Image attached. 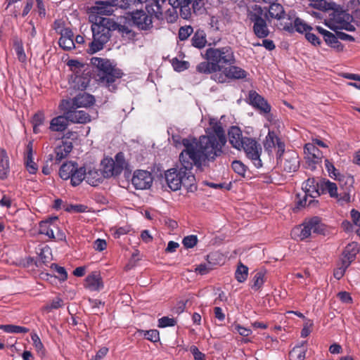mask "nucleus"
<instances>
[{
  "label": "nucleus",
  "mask_w": 360,
  "mask_h": 360,
  "mask_svg": "<svg viewBox=\"0 0 360 360\" xmlns=\"http://www.w3.org/2000/svg\"><path fill=\"white\" fill-rule=\"evenodd\" d=\"M321 189L323 192L329 193L332 198L338 197V187L336 184L329 180L323 181L321 184Z\"/></svg>",
  "instance_id": "obj_38"
},
{
  "label": "nucleus",
  "mask_w": 360,
  "mask_h": 360,
  "mask_svg": "<svg viewBox=\"0 0 360 360\" xmlns=\"http://www.w3.org/2000/svg\"><path fill=\"white\" fill-rule=\"evenodd\" d=\"M153 183V177L150 172L146 170H136L131 179V184L136 189H147Z\"/></svg>",
  "instance_id": "obj_11"
},
{
  "label": "nucleus",
  "mask_w": 360,
  "mask_h": 360,
  "mask_svg": "<svg viewBox=\"0 0 360 360\" xmlns=\"http://www.w3.org/2000/svg\"><path fill=\"white\" fill-rule=\"evenodd\" d=\"M67 115L70 122L73 123L86 124L91 121L90 115L85 110H69Z\"/></svg>",
  "instance_id": "obj_26"
},
{
  "label": "nucleus",
  "mask_w": 360,
  "mask_h": 360,
  "mask_svg": "<svg viewBox=\"0 0 360 360\" xmlns=\"http://www.w3.org/2000/svg\"><path fill=\"white\" fill-rule=\"evenodd\" d=\"M264 274L261 272H257L253 278V284L252 285V288L255 290H257L262 288L264 283Z\"/></svg>",
  "instance_id": "obj_47"
},
{
  "label": "nucleus",
  "mask_w": 360,
  "mask_h": 360,
  "mask_svg": "<svg viewBox=\"0 0 360 360\" xmlns=\"http://www.w3.org/2000/svg\"><path fill=\"white\" fill-rule=\"evenodd\" d=\"M233 171L240 176H245L246 172L245 166L239 160H234L231 164Z\"/></svg>",
  "instance_id": "obj_57"
},
{
  "label": "nucleus",
  "mask_w": 360,
  "mask_h": 360,
  "mask_svg": "<svg viewBox=\"0 0 360 360\" xmlns=\"http://www.w3.org/2000/svg\"><path fill=\"white\" fill-rule=\"evenodd\" d=\"M192 0H169L168 4L172 7L173 12L176 15V9H179V13L182 18L188 19L191 16V11L189 7Z\"/></svg>",
  "instance_id": "obj_14"
},
{
  "label": "nucleus",
  "mask_w": 360,
  "mask_h": 360,
  "mask_svg": "<svg viewBox=\"0 0 360 360\" xmlns=\"http://www.w3.org/2000/svg\"><path fill=\"white\" fill-rule=\"evenodd\" d=\"M307 348L303 345L295 347L289 353L290 360H304Z\"/></svg>",
  "instance_id": "obj_39"
},
{
  "label": "nucleus",
  "mask_w": 360,
  "mask_h": 360,
  "mask_svg": "<svg viewBox=\"0 0 360 360\" xmlns=\"http://www.w3.org/2000/svg\"><path fill=\"white\" fill-rule=\"evenodd\" d=\"M85 179L89 185L96 186L101 183V172L96 169L89 170L86 172Z\"/></svg>",
  "instance_id": "obj_40"
},
{
  "label": "nucleus",
  "mask_w": 360,
  "mask_h": 360,
  "mask_svg": "<svg viewBox=\"0 0 360 360\" xmlns=\"http://www.w3.org/2000/svg\"><path fill=\"white\" fill-rule=\"evenodd\" d=\"M113 162L115 163V169H114V173H115V174H120L126 165L123 153L120 152L116 154L115 156V160H113Z\"/></svg>",
  "instance_id": "obj_43"
},
{
  "label": "nucleus",
  "mask_w": 360,
  "mask_h": 360,
  "mask_svg": "<svg viewBox=\"0 0 360 360\" xmlns=\"http://www.w3.org/2000/svg\"><path fill=\"white\" fill-rule=\"evenodd\" d=\"M63 300L60 297L54 299L49 304L44 307V309L50 311L52 309H56L62 307Z\"/></svg>",
  "instance_id": "obj_61"
},
{
  "label": "nucleus",
  "mask_w": 360,
  "mask_h": 360,
  "mask_svg": "<svg viewBox=\"0 0 360 360\" xmlns=\"http://www.w3.org/2000/svg\"><path fill=\"white\" fill-rule=\"evenodd\" d=\"M227 142L225 131L220 122H215L206 130V135L196 139H184L182 145L184 148L179 155L181 165L188 169H202L209 162L214 161L220 157L223 148Z\"/></svg>",
  "instance_id": "obj_1"
},
{
  "label": "nucleus",
  "mask_w": 360,
  "mask_h": 360,
  "mask_svg": "<svg viewBox=\"0 0 360 360\" xmlns=\"http://www.w3.org/2000/svg\"><path fill=\"white\" fill-rule=\"evenodd\" d=\"M206 43V37L203 31L196 32L191 39L192 45L198 49L203 48L205 46Z\"/></svg>",
  "instance_id": "obj_37"
},
{
  "label": "nucleus",
  "mask_w": 360,
  "mask_h": 360,
  "mask_svg": "<svg viewBox=\"0 0 360 360\" xmlns=\"http://www.w3.org/2000/svg\"><path fill=\"white\" fill-rule=\"evenodd\" d=\"M304 154L308 162L309 167L312 169L316 168V165L321 162L322 152L314 143H308L304 146Z\"/></svg>",
  "instance_id": "obj_12"
},
{
  "label": "nucleus",
  "mask_w": 360,
  "mask_h": 360,
  "mask_svg": "<svg viewBox=\"0 0 360 360\" xmlns=\"http://www.w3.org/2000/svg\"><path fill=\"white\" fill-rule=\"evenodd\" d=\"M84 287L91 291L101 290L103 288V283L100 274L93 273L89 275L85 279Z\"/></svg>",
  "instance_id": "obj_25"
},
{
  "label": "nucleus",
  "mask_w": 360,
  "mask_h": 360,
  "mask_svg": "<svg viewBox=\"0 0 360 360\" xmlns=\"http://www.w3.org/2000/svg\"><path fill=\"white\" fill-rule=\"evenodd\" d=\"M117 0L97 1L92 7L93 12L98 15L91 25L93 40L89 44V53H95L103 49L110 37V32L117 27V24L108 18L101 15H110L113 12V6L117 5Z\"/></svg>",
  "instance_id": "obj_2"
},
{
  "label": "nucleus",
  "mask_w": 360,
  "mask_h": 360,
  "mask_svg": "<svg viewBox=\"0 0 360 360\" xmlns=\"http://www.w3.org/2000/svg\"><path fill=\"white\" fill-rule=\"evenodd\" d=\"M228 136L230 144L234 148L240 150L243 146V139L245 137L243 136L240 129L237 126L231 127L228 131Z\"/></svg>",
  "instance_id": "obj_18"
},
{
  "label": "nucleus",
  "mask_w": 360,
  "mask_h": 360,
  "mask_svg": "<svg viewBox=\"0 0 360 360\" xmlns=\"http://www.w3.org/2000/svg\"><path fill=\"white\" fill-rule=\"evenodd\" d=\"M233 327V330L238 333L243 337H248L252 334L251 329L242 326L240 324H235Z\"/></svg>",
  "instance_id": "obj_60"
},
{
  "label": "nucleus",
  "mask_w": 360,
  "mask_h": 360,
  "mask_svg": "<svg viewBox=\"0 0 360 360\" xmlns=\"http://www.w3.org/2000/svg\"><path fill=\"white\" fill-rule=\"evenodd\" d=\"M326 169L331 178L338 179L340 176V173L338 172L335 166L328 159L325 160Z\"/></svg>",
  "instance_id": "obj_51"
},
{
  "label": "nucleus",
  "mask_w": 360,
  "mask_h": 360,
  "mask_svg": "<svg viewBox=\"0 0 360 360\" xmlns=\"http://www.w3.org/2000/svg\"><path fill=\"white\" fill-rule=\"evenodd\" d=\"M95 102L94 96L87 93H80L73 99V105L77 108H86Z\"/></svg>",
  "instance_id": "obj_30"
},
{
  "label": "nucleus",
  "mask_w": 360,
  "mask_h": 360,
  "mask_svg": "<svg viewBox=\"0 0 360 360\" xmlns=\"http://www.w3.org/2000/svg\"><path fill=\"white\" fill-rule=\"evenodd\" d=\"M349 266H345V264L342 262L341 266L335 269L334 273H333L334 277L338 280H340V278H342L343 277V276L345 275V273L347 269Z\"/></svg>",
  "instance_id": "obj_62"
},
{
  "label": "nucleus",
  "mask_w": 360,
  "mask_h": 360,
  "mask_svg": "<svg viewBox=\"0 0 360 360\" xmlns=\"http://www.w3.org/2000/svg\"><path fill=\"white\" fill-rule=\"evenodd\" d=\"M204 58L206 61L201 62L196 66L198 73L210 75L220 72L226 66L236 63L233 50L229 46L208 48Z\"/></svg>",
  "instance_id": "obj_3"
},
{
  "label": "nucleus",
  "mask_w": 360,
  "mask_h": 360,
  "mask_svg": "<svg viewBox=\"0 0 360 360\" xmlns=\"http://www.w3.org/2000/svg\"><path fill=\"white\" fill-rule=\"evenodd\" d=\"M130 231V228L128 226H121L115 229H111L112 235L115 238H119L122 236L127 234Z\"/></svg>",
  "instance_id": "obj_59"
},
{
  "label": "nucleus",
  "mask_w": 360,
  "mask_h": 360,
  "mask_svg": "<svg viewBox=\"0 0 360 360\" xmlns=\"http://www.w3.org/2000/svg\"><path fill=\"white\" fill-rule=\"evenodd\" d=\"M51 269L57 273L58 275L56 277L60 281H64L67 279L68 274L64 267L60 266L56 264H52Z\"/></svg>",
  "instance_id": "obj_48"
},
{
  "label": "nucleus",
  "mask_w": 360,
  "mask_h": 360,
  "mask_svg": "<svg viewBox=\"0 0 360 360\" xmlns=\"http://www.w3.org/2000/svg\"><path fill=\"white\" fill-rule=\"evenodd\" d=\"M225 67V72L227 73L229 79H240L247 77V72L240 67L231 65Z\"/></svg>",
  "instance_id": "obj_32"
},
{
  "label": "nucleus",
  "mask_w": 360,
  "mask_h": 360,
  "mask_svg": "<svg viewBox=\"0 0 360 360\" xmlns=\"http://www.w3.org/2000/svg\"><path fill=\"white\" fill-rule=\"evenodd\" d=\"M314 179H308L304 183L303 189L304 190V197L303 199L299 200V206L304 207L309 205L313 202L312 198H315L320 195L319 191L314 185Z\"/></svg>",
  "instance_id": "obj_13"
},
{
  "label": "nucleus",
  "mask_w": 360,
  "mask_h": 360,
  "mask_svg": "<svg viewBox=\"0 0 360 360\" xmlns=\"http://www.w3.org/2000/svg\"><path fill=\"white\" fill-rule=\"evenodd\" d=\"M70 120L68 118L67 112L65 115H59L53 117L50 122L49 129L52 131H64L69 124Z\"/></svg>",
  "instance_id": "obj_24"
},
{
  "label": "nucleus",
  "mask_w": 360,
  "mask_h": 360,
  "mask_svg": "<svg viewBox=\"0 0 360 360\" xmlns=\"http://www.w3.org/2000/svg\"><path fill=\"white\" fill-rule=\"evenodd\" d=\"M359 252V245L356 243H352L348 244L342 253V262L345 264V266H349L354 260L356 254Z\"/></svg>",
  "instance_id": "obj_23"
},
{
  "label": "nucleus",
  "mask_w": 360,
  "mask_h": 360,
  "mask_svg": "<svg viewBox=\"0 0 360 360\" xmlns=\"http://www.w3.org/2000/svg\"><path fill=\"white\" fill-rule=\"evenodd\" d=\"M324 231V225L321 223L319 217H314L304 221L301 225L292 230L294 235H297L300 240L308 238L312 233H321Z\"/></svg>",
  "instance_id": "obj_7"
},
{
  "label": "nucleus",
  "mask_w": 360,
  "mask_h": 360,
  "mask_svg": "<svg viewBox=\"0 0 360 360\" xmlns=\"http://www.w3.org/2000/svg\"><path fill=\"white\" fill-rule=\"evenodd\" d=\"M31 340L32 341V345L37 351V352L44 354V347L39 337L36 333H33L31 335Z\"/></svg>",
  "instance_id": "obj_55"
},
{
  "label": "nucleus",
  "mask_w": 360,
  "mask_h": 360,
  "mask_svg": "<svg viewBox=\"0 0 360 360\" xmlns=\"http://www.w3.org/2000/svg\"><path fill=\"white\" fill-rule=\"evenodd\" d=\"M60 35L58 44L63 49L68 51L75 48L74 34L71 30L68 28L63 29Z\"/></svg>",
  "instance_id": "obj_22"
},
{
  "label": "nucleus",
  "mask_w": 360,
  "mask_h": 360,
  "mask_svg": "<svg viewBox=\"0 0 360 360\" xmlns=\"http://www.w3.org/2000/svg\"><path fill=\"white\" fill-rule=\"evenodd\" d=\"M25 165L30 174H35L38 171V165L34 162L32 143L30 142L27 146L26 155L25 156Z\"/></svg>",
  "instance_id": "obj_27"
},
{
  "label": "nucleus",
  "mask_w": 360,
  "mask_h": 360,
  "mask_svg": "<svg viewBox=\"0 0 360 360\" xmlns=\"http://www.w3.org/2000/svg\"><path fill=\"white\" fill-rule=\"evenodd\" d=\"M198 243V238L195 235H190L184 238L182 244L186 248H192Z\"/></svg>",
  "instance_id": "obj_56"
},
{
  "label": "nucleus",
  "mask_w": 360,
  "mask_h": 360,
  "mask_svg": "<svg viewBox=\"0 0 360 360\" xmlns=\"http://www.w3.org/2000/svg\"><path fill=\"white\" fill-rule=\"evenodd\" d=\"M351 15L342 9L334 10L333 13L330 14V20L335 29H341L345 22L348 20H351Z\"/></svg>",
  "instance_id": "obj_21"
},
{
  "label": "nucleus",
  "mask_w": 360,
  "mask_h": 360,
  "mask_svg": "<svg viewBox=\"0 0 360 360\" xmlns=\"http://www.w3.org/2000/svg\"><path fill=\"white\" fill-rule=\"evenodd\" d=\"M91 64L98 70V81L105 85L110 91L116 89L113 84L117 79L121 78L122 72L117 69L108 59L101 58H92Z\"/></svg>",
  "instance_id": "obj_5"
},
{
  "label": "nucleus",
  "mask_w": 360,
  "mask_h": 360,
  "mask_svg": "<svg viewBox=\"0 0 360 360\" xmlns=\"http://www.w3.org/2000/svg\"><path fill=\"white\" fill-rule=\"evenodd\" d=\"M72 150V143L69 141L63 142L54 150V158L50 155V160H54L56 164H59L62 160L65 158Z\"/></svg>",
  "instance_id": "obj_19"
},
{
  "label": "nucleus",
  "mask_w": 360,
  "mask_h": 360,
  "mask_svg": "<svg viewBox=\"0 0 360 360\" xmlns=\"http://www.w3.org/2000/svg\"><path fill=\"white\" fill-rule=\"evenodd\" d=\"M315 30H317L319 34L323 37L324 41L328 46L337 49L338 51H341L343 49V46L338 41L337 34L335 35L320 26H316Z\"/></svg>",
  "instance_id": "obj_16"
},
{
  "label": "nucleus",
  "mask_w": 360,
  "mask_h": 360,
  "mask_svg": "<svg viewBox=\"0 0 360 360\" xmlns=\"http://www.w3.org/2000/svg\"><path fill=\"white\" fill-rule=\"evenodd\" d=\"M264 148L269 155L275 153L276 159L278 160L285 152V144L276 131L269 130L264 141Z\"/></svg>",
  "instance_id": "obj_8"
},
{
  "label": "nucleus",
  "mask_w": 360,
  "mask_h": 360,
  "mask_svg": "<svg viewBox=\"0 0 360 360\" xmlns=\"http://www.w3.org/2000/svg\"><path fill=\"white\" fill-rule=\"evenodd\" d=\"M76 162H67L63 163L59 169V175L63 180H68L71 176H70V172L75 169V165Z\"/></svg>",
  "instance_id": "obj_36"
},
{
  "label": "nucleus",
  "mask_w": 360,
  "mask_h": 360,
  "mask_svg": "<svg viewBox=\"0 0 360 360\" xmlns=\"http://www.w3.org/2000/svg\"><path fill=\"white\" fill-rule=\"evenodd\" d=\"M86 175V169L84 167H78V164L76 162L75 165V169H72V172H70V176L71 177L69 178L70 179L71 185L73 186H77L79 185L83 180L85 179Z\"/></svg>",
  "instance_id": "obj_29"
},
{
  "label": "nucleus",
  "mask_w": 360,
  "mask_h": 360,
  "mask_svg": "<svg viewBox=\"0 0 360 360\" xmlns=\"http://www.w3.org/2000/svg\"><path fill=\"white\" fill-rule=\"evenodd\" d=\"M250 103L260 111L268 113L271 111V106L267 101L256 91L249 93Z\"/></svg>",
  "instance_id": "obj_20"
},
{
  "label": "nucleus",
  "mask_w": 360,
  "mask_h": 360,
  "mask_svg": "<svg viewBox=\"0 0 360 360\" xmlns=\"http://www.w3.org/2000/svg\"><path fill=\"white\" fill-rule=\"evenodd\" d=\"M181 167L172 168L165 172V180L172 191H178L184 186L187 191H193L196 189L195 179L192 174V169H188L181 165Z\"/></svg>",
  "instance_id": "obj_4"
},
{
  "label": "nucleus",
  "mask_w": 360,
  "mask_h": 360,
  "mask_svg": "<svg viewBox=\"0 0 360 360\" xmlns=\"http://www.w3.org/2000/svg\"><path fill=\"white\" fill-rule=\"evenodd\" d=\"M10 172L9 159L5 150L0 152V179H6Z\"/></svg>",
  "instance_id": "obj_31"
},
{
  "label": "nucleus",
  "mask_w": 360,
  "mask_h": 360,
  "mask_svg": "<svg viewBox=\"0 0 360 360\" xmlns=\"http://www.w3.org/2000/svg\"><path fill=\"white\" fill-rule=\"evenodd\" d=\"M317 34H319L317 30H311V31L309 30L305 34V38L307 39L308 41H309L311 44H313L314 46L320 45L321 40L317 37V35H316Z\"/></svg>",
  "instance_id": "obj_50"
},
{
  "label": "nucleus",
  "mask_w": 360,
  "mask_h": 360,
  "mask_svg": "<svg viewBox=\"0 0 360 360\" xmlns=\"http://www.w3.org/2000/svg\"><path fill=\"white\" fill-rule=\"evenodd\" d=\"M147 0H122L119 2L118 6L122 9H128L130 11L137 8H142V6Z\"/></svg>",
  "instance_id": "obj_35"
},
{
  "label": "nucleus",
  "mask_w": 360,
  "mask_h": 360,
  "mask_svg": "<svg viewBox=\"0 0 360 360\" xmlns=\"http://www.w3.org/2000/svg\"><path fill=\"white\" fill-rule=\"evenodd\" d=\"M107 243L103 239L98 238L94 243V248L98 252L103 251L106 249Z\"/></svg>",
  "instance_id": "obj_64"
},
{
  "label": "nucleus",
  "mask_w": 360,
  "mask_h": 360,
  "mask_svg": "<svg viewBox=\"0 0 360 360\" xmlns=\"http://www.w3.org/2000/svg\"><path fill=\"white\" fill-rule=\"evenodd\" d=\"M193 28L191 26L180 27L179 30V38L181 41L186 40L193 33Z\"/></svg>",
  "instance_id": "obj_58"
},
{
  "label": "nucleus",
  "mask_w": 360,
  "mask_h": 360,
  "mask_svg": "<svg viewBox=\"0 0 360 360\" xmlns=\"http://www.w3.org/2000/svg\"><path fill=\"white\" fill-rule=\"evenodd\" d=\"M0 329L3 330L5 333H27L29 332V329L26 327L12 325V324H6V325H0Z\"/></svg>",
  "instance_id": "obj_41"
},
{
  "label": "nucleus",
  "mask_w": 360,
  "mask_h": 360,
  "mask_svg": "<svg viewBox=\"0 0 360 360\" xmlns=\"http://www.w3.org/2000/svg\"><path fill=\"white\" fill-rule=\"evenodd\" d=\"M292 25L290 23V25H285L283 26V29L285 30L292 32L294 29L299 33H304L307 32L309 30H316L315 27H312L310 25H307L303 20L300 18H296L294 20V23Z\"/></svg>",
  "instance_id": "obj_28"
},
{
  "label": "nucleus",
  "mask_w": 360,
  "mask_h": 360,
  "mask_svg": "<svg viewBox=\"0 0 360 360\" xmlns=\"http://www.w3.org/2000/svg\"><path fill=\"white\" fill-rule=\"evenodd\" d=\"M248 17L253 22L252 29L255 34L260 39L267 37L270 32L265 19L266 13L259 6L255 5L248 14Z\"/></svg>",
  "instance_id": "obj_6"
},
{
  "label": "nucleus",
  "mask_w": 360,
  "mask_h": 360,
  "mask_svg": "<svg viewBox=\"0 0 360 360\" xmlns=\"http://www.w3.org/2000/svg\"><path fill=\"white\" fill-rule=\"evenodd\" d=\"M45 120V116L42 111H39L34 115L32 118V124L33 126V131L38 134L40 131L39 127L43 125Z\"/></svg>",
  "instance_id": "obj_42"
},
{
  "label": "nucleus",
  "mask_w": 360,
  "mask_h": 360,
  "mask_svg": "<svg viewBox=\"0 0 360 360\" xmlns=\"http://www.w3.org/2000/svg\"><path fill=\"white\" fill-rule=\"evenodd\" d=\"M172 65L174 68V70L177 72L184 71L188 68V62L179 60L176 58L172 59Z\"/></svg>",
  "instance_id": "obj_53"
},
{
  "label": "nucleus",
  "mask_w": 360,
  "mask_h": 360,
  "mask_svg": "<svg viewBox=\"0 0 360 360\" xmlns=\"http://www.w3.org/2000/svg\"><path fill=\"white\" fill-rule=\"evenodd\" d=\"M39 233L48 236L49 238H54V232L51 224L49 221H41L39 224Z\"/></svg>",
  "instance_id": "obj_46"
},
{
  "label": "nucleus",
  "mask_w": 360,
  "mask_h": 360,
  "mask_svg": "<svg viewBox=\"0 0 360 360\" xmlns=\"http://www.w3.org/2000/svg\"><path fill=\"white\" fill-rule=\"evenodd\" d=\"M283 167V169L287 172L297 171L300 167L298 154L295 151H288L285 154Z\"/></svg>",
  "instance_id": "obj_17"
},
{
  "label": "nucleus",
  "mask_w": 360,
  "mask_h": 360,
  "mask_svg": "<svg viewBox=\"0 0 360 360\" xmlns=\"http://www.w3.org/2000/svg\"><path fill=\"white\" fill-rule=\"evenodd\" d=\"M131 13L133 22L141 30H148L152 27V15L154 14L148 15L141 8H137L134 10L129 11Z\"/></svg>",
  "instance_id": "obj_10"
},
{
  "label": "nucleus",
  "mask_w": 360,
  "mask_h": 360,
  "mask_svg": "<svg viewBox=\"0 0 360 360\" xmlns=\"http://www.w3.org/2000/svg\"><path fill=\"white\" fill-rule=\"evenodd\" d=\"M176 324V321L174 318L168 316H163L158 319V326L159 328H166L169 326H174Z\"/></svg>",
  "instance_id": "obj_52"
},
{
  "label": "nucleus",
  "mask_w": 360,
  "mask_h": 360,
  "mask_svg": "<svg viewBox=\"0 0 360 360\" xmlns=\"http://www.w3.org/2000/svg\"><path fill=\"white\" fill-rule=\"evenodd\" d=\"M243 147L241 150H243L246 154V156L250 159L254 165L257 168L262 167V162L260 159L262 153V147L259 143H257L254 139L250 137H245L243 139Z\"/></svg>",
  "instance_id": "obj_9"
},
{
  "label": "nucleus",
  "mask_w": 360,
  "mask_h": 360,
  "mask_svg": "<svg viewBox=\"0 0 360 360\" xmlns=\"http://www.w3.org/2000/svg\"><path fill=\"white\" fill-rule=\"evenodd\" d=\"M143 333L145 338L153 342H157L160 340V334L158 330H149L143 331Z\"/></svg>",
  "instance_id": "obj_54"
},
{
  "label": "nucleus",
  "mask_w": 360,
  "mask_h": 360,
  "mask_svg": "<svg viewBox=\"0 0 360 360\" xmlns=\"http://www.w3.org/2000/svg\"><path fill=\"white\" fill-rule=\"evenodd\" d=\"M168 2L169 0H153V4L146 6L147 11L148 13L154 14L157 19H162L163 13L170 11V9L167 8L169 6Z\"/></svg>",
  "instance_id": "obj_15"
},
{
  "label": "nucleus",
  "mask_w": 360,
  "mask_h": 360,
  "mask_svg": "<svg viewBox=\"0 0 360 360\" xmlns=\"http://www.w3.org/2000/svg\"><path fill=\"white\" fill-rule=\"evenodd\" d=\"M190 351L193 355L194 360H205V354L201 352L196 346H191L190 348Z\"/></svg>",
  "instance_id": "obj_63"
},
{
  "label": "nucleus",
  "mask_w": 360,
  "mask_h": 360,
  "mask_svg": "<svg viewBox=\"0 0 360 360\" xmlns=\"http://www.w3.org/2000/svg\"><path fill=\"white\" fill-rule=\"evenodd\" d=\"M103 165V173L105 176L107 177L117 176L118 174H115L114 169H115V163L113 162L112 159H106L102 162Z\"/></svg>",
  "instance_id": "obj_45"
},
{
  "label": "nucleus",
  "mask_w": 360,
  "mask_h": 360,
  "mask_svg": "<svg viewBox=\"0 0 360 360\" xmlns=\"http://www.w3.org/2000/svg\"><path fill=\"white\" fill-rule=\"evenodd\" d=\"M13 46L17 55V58L21 63H27V56L25 54L23 43L18 37H13Z\"/></svg>",
  "instance_id": "obj_34"
},
{
  "label": "nucleus",
  "mask_w": 360,
  "mask_h": 360,
  "mask_svg": "<svg viewBox=\"0 0 360 360\" xmlns=\"http://www.w3.org/2000/svg\"><path fill=\"white\" fill-rule=\"evenodd\" d=\"M266 11H268V13L270 18L281 20L284 18L285 11L283 7L280 4L272 2L269 8H265Z\"/></svg>",
  "instance_id": "obj_33"
},
{
  "label": "nucleus",
  "mask_w": 360,
  "mask_h": 360,
  "mask_svg": "<svg viewBox=\"0 0 360 360\" xmlns=\"http://www.w3.org/2000/svg\"><path fill=\"white\" fill-rule=\"evenodd\" d=\"M248 275V268L240 263L235 272V278L239 283H243L246 281Z\"/></svg>",
  "instance_id": "obj_44"
},
{
  "label": "nucleus",
  "mask_w": 360,
  "mask_h": 360,
  "mask_svg": "<svg viewBox=\"0 0 360 360\" xmlns=\"http://www.w3.org/2000/svg\"><path fill=\"white\" fill-rule=\"evenodd\" d=\"M211 78L218 83H225L229 79L227 73L225 72V68L220 72H212Z\"/></svg>",
  "instance_id": "obj_49"
}]
</instances>
